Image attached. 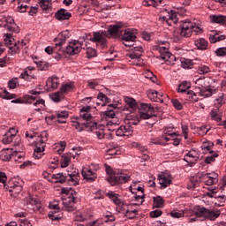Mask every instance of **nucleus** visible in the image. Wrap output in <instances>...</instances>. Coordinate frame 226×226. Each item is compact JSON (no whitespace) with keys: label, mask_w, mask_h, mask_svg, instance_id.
<instances>
[{"label":"nucleus","mask_w":226,"mask_h":226,"mask_svg":"<svg viewBox=\"0 0 226 226\" xmlns=\"http://www.w3.org/2000/svg\"><path fill=\"white\" fill-rule=\"evenodd\" d=\"M108 33L110 36L119 38L123 34V30H121L120 25H110L108 28Z\"/></svg>","instance_id":"2eb2a0df"},{"label":"nucleus","mask_w":226,"mask_h":226,"mask_svg":"<svg viewBox=\"0 0 226 226\" xmlns=\"http://www.w3.org/2000/svg\"><path fill=\"white\" fill-rule=\"evenodd\" d=\"M159 185L162 186V188H167L169 185L172 183V177L170 175L166 176L165 174L158 175Z\"/></svg>","instance_id":"f3484780"},{"label":"nucleus","mask_w":226,"mask_h":226,"mask_svg":"<svg viewBox=\"0 0 226 226\" xmlns=\"http://www.w3.org/2000/svg\"><path fill=\"white\" fill-rule=\"evenodd\" d=\"M194 45L199 50H207V47H209V43L204 38L197 39Z\"/></svg>","instance_id":"a211bd4d"},{"label":"nucleus","mask_w":226,"mask_h":226,"mask_svg":"<svg viewBox=\"0 0 226 226\" xmlns=\"http://www.w3.org/2000/svg\"><path fill=\"white\" fill-rule=\"evenodd\" d=\"M193 213H194V216H196V218L207 219V208H206L204 207H198L197 208L194 209Z\"/></svg>","instance_id":"6ab92c4d"},{"label":"nucleus","mask_w":226,"mask_h":226,"mask_svg":"<svg viewBox=\"0 0 226 226\" xmlns=\"http://www.w3.org/2000/svg\"><path fill=\"white\" fill-rule=\"evenodd\" d=\"M215 158H218V153H215L214 154L207 157L205 160V163L209 164V163H211V162H215Z\"/></svg>","instance_id":"680f3d73"},{"label":"nucleus","mask_w":226,"mask_h":226,"mask_svg":"<svg viewBox=\"0 0 226 226\" xmlns=\"http://www.w3.org/2000/svg\"><path fill=\"white\" fill-rule=\"evenodd\" d=\"M61 96H63V94L61 92H56L53 94V95L51 96V99L56 103H58V102H61Z\"/></svg>","instance_id":"3c124183"},{"label":"nucleus","mask_w":226,"mask_h":226,"mask_svg":"<svg viewBox=\"0 0 226 226\" xmlns=\"http://www.w3.org/2000/svg\"><path fill=\"white\" fill-rule=\"evenodd\" d=\"M222 40H225V35H219L216 31H214V34L209 36L210 43H216V41H222Z\"/></svg>","instance_id":"b1692460"},{"label":"nucleus","mask_w":226,"mask_h":226,"mask_svg":"<svg viewBox=\"0 0 226 226\" xmlns=\"http://www.w3.org/2000/svg\"><path fill=\"white\" fill-rule=\"evenodd\" d=\"M209 67L206 65H201L198 68V73H200V75H206V73H209Z\"/></svg>","instance_id":"a18cd8bd"},{"label":"nucleus","mask_w":226,"mask_h":226,"mask_svg":"<svg viewBox=\"0 0 226 226\" xmlns=\"http://www.w3.org/2000/svg\"><path fill=\"white\" fill-rule=\"evenodd\" d=\"M221 215L220 210L216 209V210H213V209H209L207 208V220H211L212 222L216 220V218H218Z\"/></svg>","instance_id":"412c9836"},{"label":"nucleus","mask_w":226,"mask_h":226,"mask_svg":"<svg viewBox=\"0 0 226 226\" xmlns=\"http://www.w3.org/2000/svg\"><path fill=\"white\" fill-rule=\"evenodd\" d=\"M216 56H219L220 57H223L226 56V48H219L217 49V50L215 51Z\"/></svg>","instance_id":"4d7b16f0"},{"label":"nucleus","mask_w":226,"mask_h":226,"mask_svg":"<svg viewBox=\"0 0 226 226\" xmlns=\"http://www.w3.org/2000/svg\"><path fill=\"white\" fill-rule=\"evenodd\" d=\"M41 8L43 11L49 10V6L48 3H50V0H40Z\"/></svg>","instance_id":"864d4df0"},{"label":"nucleus","mask_w":226,"mask_h":226,"mask_svg":"<svg viewBox=\"0 0 226 226\" xmlns=\"http://www.w3.org/2000/svg\"><path fill=\"white\" fill-rule=\"evenodd\" d=\"M105 170L107 174H109V177H115L116 172H117L119 170H114L112 167L105 164Z\"/></svg>","instance_id":"58836bf2"},{"label":"nucleus","mask_w":226,"mask_h":226,"mask_svg":"<svg viewBox=\"0 0 226 226\" xmlns=\"http://www.w3.org/2000/svg\"><path fill=\"white\" fill-rule=\"evenodd\" d=\"M97 99L104 102L103 104H102V107H105L107 103L110 102V98L107 97V95H105L103 93H99L97 95Z\"/></svg>","instance_id":"c756f323"},{"label":"nucleus","mask_w":226,"mask_h":226,"mask_svg":"<svg viewBox=\"0 0 226 226\" xmlns=\"http://www.w3.org/2000/svg\"><path fill=\"white\" fill-rule=\"evenodd\" d=\"M125 103H127L131 109H135V107H137V101L133 98H127Z\"/></svg>","instance_id":"de8ad7c7"},{"label":"nucleus","mask_w":226,"mask_h":226,"mask_svg":"<svg viewBox=\"0 0 226 226\" xmlns=\"http://www.w3.org/2000/svg\"><path fill=\"white\" fill-rule=\"evenodd\" d=\"M162 215H163V212L159 209L150 212L151 218H158V216H162Z\"/></svg>","instance_id":"6e6d98bb"},{"label":"nucleus","mask_w":226,"mask_h":226,"mask_svg":"<svg viewBox=\"0 0 226 226\" xmlns=\"http://www.w3.org/2000/svg\"><path fill=\"white\" fill-rule=\"evenodd\" d=\"M18 132L19 131H14L13 134L5 133L2 139L3 143L4 144H11L13 142V139H15V137H17Z\"/></svg>","instance_id":"5701e85b"},{"label":"nucleus","mask_w":226,"mask_h":226,"mask_svg":"<svg viewBox=\"0 0 226 226\" xmlns=\"http://www.w3.org/2000/svg\"><path fill=\"white\" fill-rule=\"evenodd\" d=\"M186 100L190 102H199V97H197V94H195L193 91H188Z\"/></svg>","instance_id":"ea45409f"},{"label":"nucleus","mask_w":226,"mask_h":226,"mask_svg":"<svg viewBox=\"0 0 226 226\" xmlns=\"http://www.w3.org/2000/svg\"><path fill=\"white\" fill-rule=\"evenodd\" d=\"M171 103L177 110H183V104L177 99H172Z\"/></svg>","instance_id":"c03bdc74"},{"label":"nucleus","mask_w":226,"mask_h":226,"mask_svg":"<svg viewBox=\"0 0 226 226\" xmlns=\"http://www.w3.org/2000/svg\"><path fill=\"white\" fill-rule=\"evenodd\" d=\"M87 55L88 58L96 57V49L93 48L87 49Z\"/></svg>","instance_id":"8fccbe9b"},{"label":"nucleus","mask_w":226,"mask_h":226,"mask_svg":"<svg viewBox=\"0 0 226 226\" xmlns=\"http://www.w3.org/2000/svg\"><path fill=\"white\" fill-rule=\"evenodd\" d=\"M36 64H37V68H39V70H41V72H47V70H49V63L47 62H43V61H41V62H35Z\"/></svg>","instance_id":"f704fd0d"},{"label":"nucleus","mask_w":226,"mask_h":226,"mask_svg":"<svg viewBox=\"0 0 226 226\" xmlns=\"http://www.w3.org/2000/svg\"><path fill=\"white\" fill-rule=\"evenodd\" d=\"M80 117L83 118L84 121H89L93 117V115L91 113L87 112V113H80Z\"/></svg>","instance_id":"0e129e2a"},{"label":"nucleus","mask_w":226,"mask_h":226,"mask_svg":"<svg viewBox=\"0 0 226 226\" xmlns=\"http://www.w3.org/2000/svg\"><path fill=\"white\" fill-rule=\"evenodd\" d=\"M103 117H106V119H114L116 116V111L113 109H109L107 111L102 112Z\"/></svg>","instance_id":"c9c22d12"},{"label":"nucleus","mask_w":226,"mask_h":226,"mask_svg":"<svg viewBox=\"0 0 226 226\" xmlns=\"http://www.w3.org/2000/svg\"><path fill=\"white\" fill-rule=\"evenodd\" d=\"M180 27V36L183 38H190L192 36V33H201L202 29L199 26H196L192 23L191 20L186 19L185 21H181L179 26Z\"/></svg>","instance_id":"20e7f679"},{"label":"nucleus","mask_w":226,"mask_h":226,"mask_svg":"<svg viewBox=\"0 0 226 226\" xmlns=\"http://www.w3.org/2000/svg\"><path fill=\"white\" fill-rule=\"evenodd\" d=\"M17 146H20V144H16L15 145V149L14 148H4L1 152H0V160H2L3 162H10L11 160V156H13L14 154H19V153H20V150H19V148H17Z\"/></svg>","instance_id":"6e6552de"},{"label":"nucleus","mask_w":226,"mask_h":226,"mask_svg":"<svg viewBox=\"0 0 226 226\" xmlns=\"http://www.w3.org/2000/svg\"><path fill=\"white\" fill-rule=\"evenodd\" d=\"M188 158H195V156L193 155V154H192V152H189L185 155L184 162H186L187 163H189L190 167H192L193 162L188 160Z\"/></svg>","instance_id":"49530a36"},{"label":"nucleus","mask_w":226,"mask_h":226,"mask_svg":"<svg viewBox=\"0 0 226 226\" xmlns=\"http://www.w3.org/2000/svg\"><path fill=\"white\" fill-rule=\"evenodd\" d=\"M34 105L37 108H35L36 112H40L43 107H45V101L43 99L37 100Z\"/></svg>","instance_id":"72a5a7b5"},{"label":"nucleus","mask_w":226,"mask_h":226,"mask_svg":"<svg viewBox=\"0 0 226 226\" xmlns=\"http://www.w3.org/2000/svg\"><path fill=\"white\" fill-rule=\"evenodd\" d=\"M58 213V211H50L49 213V220H52V222H57V220H61V216L57 215Z\"/></svg>","instance_id":"e433bc0d"},{"label":"nucleus","mask_w":226,"mask_h":226,"mask_svg":"<svg viewBox=\"0 0 226 226\" xmlns=\"http://www.w3.org/2000/svg\"><path fill=\"white\" fill-rule=\"evenodd\" d=\"M140 107L141 110H143L139 113L140 119H151L158 117V114H156V111H158V107L154 109L151 104L147 103H141Z\"/></svg>","instance_id":"39448f33"},{"label":"nucleus","mask_w":226,"mask_h":226,"mask_svg":"<svg viewBox=\"0 0 226 226\" xmlns=\"http://www.w3.org/2000/svg\"><path fill=\"white\" fill-rule=\"evenodd\" d=\"M1 27H4L7 31H9V34H5L4 47L6 45L9 46V53L11 54V56H15L17 52L19 51V45H20V41H15V39L11 36L12 33H19L20 29L19 28V26L15 23V20L11 17H7L2 24H0ZM13 45V46H11Z\"/></svg>","instance_id":"f257e3e1"},{"label":"nucleus","mask_w":226,"mask_h":226,"mask_svg":"<svg viewBox=\"0 0 226 226\" xmlns=\"http://www.w3.org/2000/svg\"><path fill=\"white\" fill-rule=\"evenodd\" d=\"M19 226H33L31 222L29 220L25 219V220H19Z\"/></svg>","instance_id":"774afa93"},{"label":"nucleus","mask_w":226,"mask_h":226,"mask_svg":"<svg viewBox=\"0 0 226 226\" xmlns=\"http://www.w3.org/2000/svg\"><path fill=\"white\" fill-rule=\"evenodd\" d=\"M201 96H205L206 98H209V96H213V89L211 88H204L200 90Z\"/></svg>","instance_id":"79ce46f5"},{"label":"nucleus","mask_w":226,"mask_h":226,"mask_svg":"<svg viewBox=\"0 0 226 226\" xmlns=\"http://www.w3.org/2000/svg\"><path fill=\"white\" fill-rule=\"evenodd\" d=\"M211 130V127L207 126V125H202L201 127H200L199 132L200 135H207V132H209Z\"/></svg>","instance_id":"bf43d9fd"},{"label":"nucleus","mask_w":226,"mask_h":226,"mask_svg":"<svg viewBox=\"0 0 226 226\" xmlns=\"http://www.w3.org/2000/svg\"><path fill=\"white\" fill-rule=\"evenodd\" d=\"M26 206L28 209H33L34 211H40L41 209V203L36 196L27 198Z\"/></svg>","instance_id":"9d476101"},{"label":"nucleus","mask_w":226,"mask_h":226,"mask_svg":"<svg viewBox=\"0 0 226 226\" xmlns=\"http://www.w3.org/2000/svg\"><path fill=\"white\" fill-rule=\"evenodd\" d=\"M122 40L124 41H135V40H137V35L135 34V31L132 28L125 29L122 36Z\"/></svg>","instance_id":"ddd939ff"},{"label":"nucleus","mask_w":226,"mask_h":226,"mask_svg":"<svg viewBox=\"0 0 226 226\" xmlns=\"http://www.w3.org/2000/svg\"><path fill=\"white\" fill-rule=\"evenodd\" d=\"M0 96L4 100H13V98H17V95L15 94H10L8 90H4L3 94Z\"/></svg>","instance_id":"473e14b6"},{"label":"nucleus","mask_w":226,"mask_h":226,"mask_svg":"<svg viewBox=\"0 0 226 226\" xmlns=\"http://www.w3.org/2000/svg\"><path fill=\"white\" fill-rule=\"evenodd\" d=\"M70 162H72V158L66 154L62 155V162L61 168L66 169L70 165Z\"/></svg>","instance_id":"c85d7f7f"},{"label":"nucleus","mask_w":226,"mask_h":226,"mask_svg":"<svg viewBox=\"0 0 226 226\" xmlns=\"http://www.w3.org/2000/svg\"><path fill=\"white\" fill-rule=\"evenodd\" d=\"M127 57H130V59H137V61H139V59H140L142 57V54H138V53H130L126 55Z\"/></svg>","instance_id":"e2e57ef3"},{"label":"nucleus","mask_w":226,"mask_h":226,"mask_svg":"<svg viewBox=\"0 0 226 226\" xmlns=\"http://www.w3.org/2000/svg\"><path fill=\"white\" fill-rule=\"evenodd\" d=\"M68 184L72 186H77L79 185V170L72 168L67 170L66 173Z\"/></svg>","instance_id":"1a4fd4ad"},{"label":"nucleus","mask_w":226,"mask_h":226,"mask_svg":"<svg viewBox=\"0 0 226 226\" xmlns=\"http://www.w3.org/2000/svg\"><path fill=\"white\" fill-rule=\"evenodd\" d=\"M68 183V175L66 173H64L62 177H60L58 180L53 181V183H60V185H63L64 183Z\"/></svg>","instance_id":"5fc2aeb1"},{"label":"nucleus","mask_w":226,"mask_h":226,"mask_svg":"<svg viewBox=\"0 0 226 226\" xmlns=\"http://www.w3.org/2000/svg\"><path fill=\"white\" fill-rule=\"evenodd\" d=\"M81 127L79 129V132H84L85 128H89L90 130H93L94 126H96V122H87L81 124Z\"/></svg>","instance_id":"2f4dec72"},{"label":"nucleus","mask_w":226,"mask_h":226,"mask_svg":"<svg viewBox=\"0 0 226 226\" xmlns=\"http://www.w3.org/2000/svg\"><path fill=\"white\" fill-rule=\"evenodd\" d=\"M105 36H109V33L102 32H94V36L90 37L89 41H93L96 43V47L99 49H105L107 47V38Z\"/></svg>","instance_id":"0eeeda50"},{"label":"nucleus","mask_w":226,"mask_h":226,"mask_svg":"<svg viewBox=\"0 0 226 226\" xmlns=\"http://www.w3.org/2000/svg\"><path fill=\"white\" fill-rule=\"evenodd\" d=\"M191 85L188 81H183L178 87V93H185L188 94V89H190Z\"/></svg>","instance_id":"a878e982"},{"label":"nucleus","mask_w":226,"mask_h":226,"mask_svg":"<svg viewBox=\"0 0 226 226\" xmlns=\"http://www.w3.org/2000/svg\"><path fill=\"white\" fill-rule=\"evenodd\" d=\"M158 4V1L156 0H145L143 1L144 6H156Z\"/></svg>","instance_id":"13d9d810"},{"label":"nucleus","mask_w":226,"mask_h":226,"mask_svg":"<svg viewBox=\"0 0 226 226\" xmlns=\"http://www.w3.org/2000/svg\"><path fill=\"white\" fill-rule=\"evenodd\" d=\"M211 22L215 24H220V26H226V16L223 15H212L210 16Z\"/></svg>","instance_id":"aec40b11"},{"label":"nucleus","mask_w":226,"mask_h":226,"mask_svg":"<svg viewBox=\"0 0 226 226\" xmlns=\"http://www.w3.org/2000/svg\"><path fill=\"white\" fill-rule=\"evenodd\" d=\"M225 101H223V94H222V95L215 100V109H220V107H222V105H223Z\"/></svg>","instance_id":"37998d69"},{"label":"nucleus","mask_w":226,"mask_h":226,"mask_svg":"<svg viewBox=\"0 0 226 226\" xmlns=\"http://www.w3.org/2000/svg\"><path fill=\"white\" fill-rule=\"evenodd\" d=\"M81 174L84 179H87L88 183H93V181H95L96 179V175L91 170H88L87 171L82 170Z\"/></svg>","instance_id":"4be33fe9"},{"label":"nucleus","mask_w":226,"mask_h":226,"mask_svg":"<svg viewBox=\"0 0 226 226\" xmlns=\"http://www.w3.org/2000/svg\"><path fill=\"white\" fill-rule=\"evenodd\" d=\"M56 20H70L72 19V13L66 11L65 9L61 8L55 13Z\"/></svg>","instance_id":"4468645a"},{"label":"nucleus","mask_w":226,"mask_h":226,"mask_svg":"<svg viewBox=\"0 0 226 226\" xmlns=\"http://www.w3.org/2000/svg\"><path fill=\"white\" fill-rule=\"evenodd\" d=\"M132 177L130 176L124 174L123 170H119L115 172V177H109L107 178L108 183L111 185V186H116V185H123V183H128Z\"/></svg>","instance_id":"423d86ee"},{"label":"nucleus","mask_w":226,"mask_h":226,"mask_svg":"<svg viewBox=\"0 0 226 226\" xmlns=\"http://www.w3.org/2000/svg\"><path fill=\"white\" fill-rule=\"evenodd\" d=\"M169 19L170 20H172L174 22V24H177V14L174 11H171L170 14L169 15Z\"/></svg>","instance_id":"052dcab7"},{"label":"nucleus","mask_w":226,"mask_h":226,"mask_svg":"<svg viewBox=\"0 0 226 226\" xmlns=\"http://www.w3.org/2000/svg\"><path fill=\"white\" fill-rule=\"evenodd\" d=\"M158 50L161 54L160 57L163 61H172V59H176V56L169 52V49H167L166 47H159Z\"/></svg>","instance_id":"f8f14e48"},{"label":"nucleus","mask_w":226,"mask_h":226,"mask_svg":"<svg viewBox=\"0 0 226 226\" xmlns=\"http://www.w3.org/2000/svg\"><path fill=\"white\" fill-rule=\"evenodd\" d=\"M107 196L112 200V202H114V204H122L121 199H119V194L109 192L107 193Z\"/></svg>","instance_id":"bb28decb"},{"label":"nucleus","mask_w":226,"mask_h":226,"mask_svg":"<svg viewBox=\"0 0 226 226\" xmlns=\"http://www.w3.org/2000/svg\"><path fill=\"white\" fill-rule=\"evenodd\" d=\"M163 199L161 196L154 197V207H163Z\"/></svg>","instance_id":"7c9ffc66"},{"label":"nucleus","mask_w":226,"mask_h":226,"mask_svg":"<svg viewBox=\"0 0 226 226\" xmlns=\"http://www.w3.org/2000/svg\"><path fill=\"white\" fill-rule=\"evenodd\" d=\"M147 94L148 98H150V100L152 99V96H154V98H156V100H159L160 103H163V99H160V97H158V96H163V95L158 94V91L150 89L147 92Z\"/></svg>","instance_id":"393cba45"},{"label":"nucleus","mask_w":226,"mask_h":226,"mask_svg":"<svg viewBox=\"0 0 226 226\" xmlns=\"http://www.w3.org/2000/svg\"><path fill=\"white\" fill-rule=\"evenodd\" d=\"M117 137H124V135H132L133 133V127L132 125H121L116 132Z\"/></svg>","instance_id":"9b49d317"},{"label":"nucleus","mask_w":226,"mask_h":226,"mask_svg":"<svg viewBox=\"0 0 226 226\" xmlns=\"http://www.w3.org/2000/svg\"><path fill=\"white\" fill-rule=\"evenodd\" d=\"M205 183L207 186H211V185H215V181H217L216 177H209V174L205 175Z\"/></svg>","instance_id":"4c0bfd02"},{"label":"nucleus","mask_w":226,"mask_h":226,"mask_svg":"<svg viewBox=\"0 0 226 226\" xmlns=\"http://www.w3.org/2000/svg\"><path fill=\"white\" fill-rule=\"evenodd\" d=\"M4 188L5 190H8V192H11V197H14V199L19 197V195H20L22 192V185L17 184H14L13 186L11 185L6 187V185H4Z\"/></svg>","instance_id":"dca6fc26"},{"label":"nucleus","mask_w":226,"mask_h":226,"mask_svg":"<svg viewBox=\"0 0 226 226\" xmlns=\"http://www.w3.org/2000/svg\"><path fill=\"white\" fill-rule=\"evenodd\" d=\"M54 42L56 47H60L59 50H62L64 54H68L69 56H75V54H79L80 50H82L79 41L70 42L65 49H63V45L66 43V32L60 33L59 35L54 39Z\"/></svg>","instance_id":"f03ea898"},{"label":"nucleus","mask_w":226,"mask_h":226,"mask_svg":"<svg viewBox=\"0 0 226 226\" xmlns=\"http://www.w3.org/2000/svg\"><path fill=\"white\" fill-rule=\"evenodd\" d=\"M48 84L51 86L52 89H57V86H59L58 78L56 76H52L48 79Z\"/></svg>","instance_id":"cd10ccee"},{"label":"nucleus","mask_w":226,"mask_h":226,"mask_svg":"<svg viewBox=\"0 0 226 226\" xmlns=\"http://www.w3.org/2000/svg\"><path fill=\"white\" fill-rule=\"evenodd\" d=\"M193 63H192V61L190 60H185L184 62H182V66L183 68L188 69V68H192Z\"/></svg>","instance_id":"338daca9"},{"label":"nucleus","mask_w":226,"mask_h":226,"mask_svg":"<svg viewBox=\"0 0 226 226\" xmlns=\"http://www.w3.org/2000/svg\"><path fill=\"white\" fill-rule=\"evenodd\" d=\"M57 119H66L68 117V111H61L56 114Z\"/></svg>","instance_id":"69168bd1"},{"label":"nucleus","mask_w":226,"mask_h":226,"mask_svg":"<svg viewBox=\"0 0 226 226\" xmlns=\"http://www.w3.org/2000/svg\"><path fill=\"white\" fill-rule=\"evenodd\" d=\"M215 199H222V200H219L218 202H215V206H218L219 207L223 206V204H225V195H218V196H215Z\"/></svg>","instance_id":"603ef678"},{"label":"nucleus","mask_w":226,"mask_h":226,"mask_svg":"<svg viewBox=\"0 0 226 226\" xmlns=\"http://www.w3.org/2000/svg\"><path fill=\"white\" fill-rule=\"evenodd\" d=\"M61 193L67 195V197L63 200L64 211H68V213L75 211V209H77L75 207L77 202V192H75V190H73L72 187H64L61 190Z\"/></svg>","instance_id":"7ed1b4c3"},{"label":"nucleus","mask_w":226,"mask_h":226,"mask_svg":"<svg viewBox=\"0 0 226 226\" xmlns=\"http://www.w3.org/2000/svg\"><path fill=\"white\" fill-rule=\"evenodd\" d=\"M68 91H72V83L63 85L60 88V93L62 94L63 93H68Z\"/></svg>","instance_id":"09e8293b"},{"label":"nucleus","mask_w":226,"mask_h":226,"mask_svg":"<svg viewBox=\"0 0 226 226\" xmlns=\"http://www.w3.org/2000/svg\"><path fill=\"white\" fill-rule=\"evenodd\" d=\"M10 89H17V87L19 86V79L12 78L8 82Z\"/></svg>","instance_id":"a19ab883"}]
</instances>
